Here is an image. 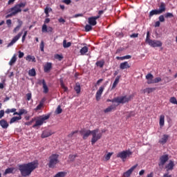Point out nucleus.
I'll use <instances>...</instances> for the list:
<instances>
[{
    "mask_svg": "<svg viewBox=\"0 0 177 177\" xmlns=\"http://www.w3.org/2000/svg\"><path fill=\"white\" fill-rule=\"evenodd\" d=\"M169 160V157L168 156V154L161 156L159 158V162H158L159 168L160 169H162L164 168V165H165V163Z\"/></svg>",
    "mask_w": 177,
    "mask_h": 177,
    "instance_id": "nucleus-9",
    "label": "nucleus"
},
{
    "mask_svg": "<svg viewBox=\"0 0 177 177\" xmlns=\"http://www.w3.org/2000/svg\"><path fill=\"white\" fill-rule=\"evenodd\" d=\"M111 156H113V153H109L108 154L106 155L105 159L106 160V161H109V160H110Z\"/></svg>",
    "mask_w": 177,
    "mask_h": 177,
    "instance_id": "nucleus-52",
    "label": "nucleus"
},
{
    "mask_svg": "<svg viewBox=\"0 0 177 177\" xmlns=\"http://www.w3.org/2000/svg\"><path fill=\"white\" fill-rule=\"evenodd\" d=\"M6 24H7L8 27H10V26H12V19H7Z\"/></svg>",
    "mask_w": 177,
    "mask_h": 177,
    "instance_id": "nucleus-58",
    "label": "nucleus"
},
{
    "mask_svg": "<svg viewBox=\"0 0 177 177\" xmlns=\"http://www.w3.org/2000/svg\"><path fill=\"white\" fill-rule=\"evenodd\" d=\"M62 2L63 3H66V5H70V3H71V0H64Z\"/></svg>",
    "mask_w": 177,
    "mask_h": 177,
    "instance_id": "nucleus-60",
    "label": "nucleus"
},
{
    "mask_svg": "<svg viewBox=\"0 0 177 177\" xmlns=\"http://www.w3.org/2000/svg\"><path fill=\"white\" fill-rule=\"evenodd\" d=\"M27 111L24 109H19V112H15L13 113V115H19V117H21L23 114H27Z\"/></svg>",
    "mask_w": 177,
    "mask_h": 177,
    "instance_id": "nucleus-17",
    "label": "nucleus"
},
{
    "mask_svg": "<svg viewBox=\"0 0 177 177\" xmlns=\"http://www.w3.org/2000/svg\"><path fill=\"white\" fill-rule=\"evenodd\" d=\"M131 57L132 56L131 55H125V56H123L122 59H123V60H125V59H131Z\"/></svg>",
    "mask_w": 177,
    "mask_h": 177,
    "instance_id": "nucleus-64",
    "label": "nucleus"
},
{
    "mask_svg": "<svg viewBox=\"0 0 177 177\" xmlns=\"http://www.w3.org/2000/svg\"><path fill=\"white\" fill-rule=\"evenodd\" d=\"M24 57V53H23L21 51H19V58L21 59Z\"/></svg>",
    "mask_w": 177,
    "mask_h": 177,
    "instance_id": "nucleus-61",
    "label": "nucleus"
},
{
    "mask_svg": "<svg viewBox=\"0 0 177 177\" xmlns=\"http://www.w3.org/2000/svg\"><path fill=\"white\" fill-rule=\"evenodd\" d=\"M28 74L30 75V77H35V75H37V73L35 72V68H32L29 71Z\"/></svg>",
    "mask_w": 177,
    "mask_h": 177,
    "instance_id": "nucleus-38",
    "label": "nucleus"
},
{
    "mask_svg": "<svg viewBox=\"0 0 177 177\" xmlns=\"http://www.w3.org/2000/svg\"><path fill=\"white\" fill-rule=\"evenodd\" d=\"M44 82H45V80L44 79L43 80H39L38 82H37V84L39 85H43L44 86Z\"/></svg>",
    "mask_w": 177,
    "mask_h": 177,
    "instance_id": "nucleus-56",
    "label": "nucleus"
},
{
    "mask_svg": "<svg viewBox=\"0 0 177 177\" xmlns=\"http://www.w3.org/2000/svg\"><path fill=\"white\" fill-rule=\"evenodd\" d=\"M104 91V86H102L100 87L99 90L96 92L95 99L97 102H99V100H100V98L102 97V95Z\"/></svg>",
    "mask_w": 177,
    "mask_h": 177,
    "instance_id": "nucleus-12",
    "label": "nucleus"
},
{
    "mask_svg": "<svg viewBox=\"0 0 177 177\" xmlns=\"http://www.w3.org/2000/svg\"><path fill=\"white\" fill-rule=\"evenodd\" d=\"M113 110H115V105H111L108 106L106 109L104 110V113H110L111 111H113Z\"/></svg>",
    "mask_w": 177,
    "mask_h": 177,
    "instance_id": "nucleus-27",
    "label": "nucleus"
},
{
    "mask_svg": "<svg viewBox=\"0 0 177 177\" xmlns=\"http://www.w3.org/2000/svg\"><path fill=\"white\" fill-rule=\"evenodd\" d=\"M16 109L15 108H12V109H7L5 111L6 114H10V113H17L16 112Z\"/></svg>",
    "mask_w": 177,
    "mask_h": 177,
    "instance_id": "nucleus-39",
    "label": "nucleus"
},
{
    "mask_svg": "<svg viewBox=\"0 0 177 177\" xmlns=\"http://www.w3.org/2000/svg\"><path fill=\"white\" fill-rule=\"evenodd\" d=\"M44 48H45V43L44 41H41L40 43V50L41 52H44Z\"/></svg>",
    "mask_w": 177,
    "mask_h": 177,
    "instance_id": "nucleus-50",
    "label": "nucleus"
},
{
    "mask_svg": "<svg viewBox=\"0 0 177 177\" xmlns=\"http://www.w3.org/2000/svg\"><path fill=\"white\" fill-rule=\"evenodd\" d=\"M132 99H133V95H130L129 96L124 95L115 97L113 102H116V103H118L119 104H124L128 103V102H130Z\"/></svg>",
    "mask_w": 177,
    "mask_h": 177,
    "instance_id": "nucleus-6",
    "label": "nucleus"
},
{
    "mask_svg": "<svg viewBox=\"0 0 177 177\" xmlns=\"http://www.w3.org/2000/svg\"><path fill=\"white\" fill-rule=\"evenodd\" d=\"M50 115H43L40 119L36 120L35 124L32 126V128H37V127H41L44 124V122L46 120H49Z\"/></svg>",
    "mask_w": 177,
    "mask_h": 177,
    "instance_id": "nucleus-8",
    "label": "nucleus"
},
{
    "mask_svg": "<svg viewBox=\"0 0 177 177\" xmlns=\"http://www.w3.org/2000/svg\"><path fill=\"white\" fill-rule=\"evenodd\" d=\"M88 48L87 46H84L80 49V55H82V56H84L85 53H88Z\"/></svg>",
    "mask_w": 177,
    "mask_h": 177,
    "instance_id": "nucleus-32",
    "label": "nucleus"
},
{
    "mask_svg": "<svg viewBox=\"0 0 177 177\" xmlns=\"http://www.w3.org/2000/svg\"><path fill=\"white\" fill-rule=\"evenodd\" d=\"M120 78H121V76H117L112 86V88H115L117 85H118V82H120Z\"/></svg>",
    "mask_w": 177,
    "mask_h": 177,
    "instance_id": "nucleus-36",
    "label": "nucleus"
},
{
    "mask_svg": "<svg viewBox=\"0 0 177 177\" xmlns=\"http://www.w3.org/2000/svg\"><path fill=\"white\" fill-rule=\"evenodd\" d=\"M5 115V111L1 110L0 111V120Z\"/></svg>",
    "mask_w": 177,
    "mask_h": 177,
    "instance_id": "nucleus-62",
    "label": "nucleus"
},
{
    "mask_svg": "<svg viewBox=\"0 0 177 177\" xmlns=\"http://www.w3.org/2000/svg\"><path fill=\"white\" fill-rule=\"evenodd\" d=\"M16 60L17 58L16 57V55H14L13 57L11 58L10 61L9 62V64L10 66H13L15 63H16Z\"/></svg>",
    "mask_w": 177,
    "mask_h": 177,
    "instance_id": "nucleus-37",
    "label": "nucleus"
},
{
    "mask_svg": "<svg viewBox=\"0 0 177 177\" xmlns=\"http://www.w3.org/2000/svg\"><path fill=\"white\" fill-rule=\"evenodd\" d=\"M38 160H34L28 163L18 165V169L23 177L30 176L35 169L38 168Z\"/></svg>",
    "mask_w": 177,
    "mask_h": 177,
    "instance_id": "nucleus-1",
    "label": "nucleus"
},
{
    "mask_svg": "<svg viewBox=\"0 0 177 177\" xmlns=\"http://www.w3.org/2000/svg\"><path fill=\"white\" fill-rule=\"evenodd\" d=\"M174 167H175V165L174 164V161L170 160L169 164H167L165 167L167 171H172L174 169Z\"/></svg>",
    "mask_w": 177,
    "mask_h": 177,
    "instance_id": "nucleus-19",
    "label": "nucleus"
},
{
    "mask_svg": "<svg viewBox=\"0 0 177 177\" xmlns=\"http://www.w3.org/2000/svg\"><path fill=\"white\" fill-rule=\"evenodd\" d=\"M28 32L26 30L24 33V35L22 36V42H24L26 41V37H27Z\"/></svg>",
    "mask_w": 177,
    "mask_h": 177,
    "instance_id": "nucleus-54",
    "label": "nucleus"
},
{
    "mask_svg": "<svg viewBox=\"0 0 177 177\" xmlns=\"http://www.w3.org/2000/svg\"><path fill=\"white\" fill-rule=\"evenodd\" d=\"M53 133H52L51 131H43L41 134V138L44 139L45 138H49V136H51Z\"/></svg>",
    "mask_w": 177,
    "mask_h": 177,
    "instance_id": "nucleus-18",
    "label": "nucleus"
},
{
    "mask_svg": "<svg viewBox=\"0 0 177 177\" xmlns=\"http://www.w3.org/2000/svg\"><path fill=\"white\" fill-rule=\"evenodd\" d=\"M49 12H52V8L47 7L44 9L46 17H49Z\"/></svg>",
    "mask_w": 177,
    "mask_h": 177,
    "instance_id": "nucleus-40",
    "label": "nucleus"
},
{
    "mask_svg": "<svg viewBox=\"0 0 177 177\" xmlns=\"http://www.w3.org/2000/svg\"><path fill=\"white\" fill-rule=\"evenodd\" d=\"M23 35V32H20L16 35L15 37H13L12 41L8 44V47L9 48L10 46H12V45H15L19 39H20V37Z\"/></svg>",
    "mask_w": 177,
    "mask_h": 177,
    "instance_id": "nucleus-10",
    "label": "nucleus"
},
{
    "mask_svg": "<svg viewBox=\"0 0 177 177\" xmlns=\"http://www.w3.org/2000/svg\"><path fill=\"white\" fill-rule=\"evenodd\" d=\"M159 13L161 15V13H164L166 10V5L165 3H161L159 6V10H158Z\"/></svg>",
    "mask_w": 177,
    "mask_h": 177,
    "instance_id": "nucleus-21",
    "label": "nucleus"
},
{
    "mask_svg": "<svg viewBox=\"0 0 177 177\" xmlns=\"http://www.w3.org/2000/svg\"><path fill=\"white\" fill-rule=\"evenodd\" d=\"M76 93H81V85L79 82L75 84V86L74 88Z\"/></svg>",
    "mask_w": 177,
    "mask_h": 177,
    "instance_id": "nucleus-31",
    "label": "nucleus"
},
{
    "mask_svg": "<svg viewBox=\"0 0 177 177\" xmlns=\"http://www.w3.org/2000/svg\"><path fill=\"white\" fill-rule=\"evenodd\" d=\"M26 6H27V1L21 2L10 8L8 12H12V15L16 16L17 13L21 12V8H26Z\"/></svg>",
    "mask_w": 177,
    "mask_h": 177,
    "instance_id": "nucleus-5",
    "label": "nucleus"
},
{
    "mask_svg": "<svg viewBox=\"0 0 177 177\" xmlns=\"http://www.w3.org/2000/svg\"><path fill=\"white\" fill-rule=\"evenodd\" d=\"M43 89H44V91H43L44 93H48V92H49V88H48V86L46 85V82L44 83Z\"/></svg>",
    "mask_w": 177,
    "mask_h": 177,
    "instance_id": "nucleus-41",
    "label": "nucleus"
},
{
    "mask_svg": "<svg viewBox=\"0 0 177 177\" xmlns=\"http://www.w3.org/2000/svg\"><path fill=\"white\" fill-rule=\"evenodd\" d=\"M165 17L166 19H171V17H174V14L171 13V12H167L165 15Z\"/></svg>",
    "mask_w": 177,
    "mask_h": 177,
    "instance_id": "nucleus-47",
    "label": "nucleus"
},
{
    "mask_svg": "<svg viewBox=\"0 0 177 177\" xmlns=\"http://www.w3.org/2000/svg\"><path fill=\"white\" fill-rule=\"evenodd\" d=\"M63 109H62V106L59 105L55 111L56 114H62Z\"/></svg>",
    "mask_w": 177,
    "mask_h": 177,
    "instance_id": "nucleus-46",
    "label": "nucleus"
},
{
    "mask_svg": "<svg viewBox=\"0 0 177 177\" xmlns=\"http://www.w3.org/2000/svg\"><path fill=\"white\" fill-rule=\"evenodd\" d=\"M0 125L3 129H6L9 127V123L5 119L0 120Z\"/></svg>",
    "mask_w": 177,
    "mask_h": 177,
    "instance_id": "nucleus-16",
    "label": "nucleus"
},
{
    "mask_svg": "<svg viewBox=\"0 0 177 177\" xmlns=\"http://www.w3.org/2000/svg\"><path fill=\"white\" fill-rule=\"evenodd\" d=\"M15 169H16L15 167H8L5 170L3 175H8L9 174H13V171H15Z\"/></svg>",
    "mask_w": 177,
    "mask_h": 177,
    "instance_id": "nucleus-24",
    "label": "nucleus"
},
{
    "mask_svg": "<svg viewBox=\"0 0 177 177\" xmlns=\"http://www.w3.org/2000/svg\"><path fill=\"white\" fill-rule=\"evenodd\" d=\"M59 162H60L59 160V154L53 153L48 158V168H56V165H57Z\"/></svg>",
    "mask_w": 177,
    "mask_h": 177,
    "instance_id": "nucleus-4",
    "label": "nucleus"
},
{
    "mask_svg": "<svg viewBox=\"0 0 177 177\" xmlns=\"http://www.w3.org/2000/svg\"><path fill=\"white\" fill-rule=\"evenodd\" d=\"M26 60L27 62H32V63H36L37 62V59H35V57L34 55H28L26 57Z\"/></svg>",
    "mask_w": 177,
    "mask_h": 177,
    "instance_id": "nucleus-23",
    "label": "nucleus"
},
{
    "mask_svg": "<svg viewBox=\"0 0 177 177\" xmlns=\"http://www.w3.org/2000/svg\"><path fill=\"white\" fill-rule=\"evenodd\" d=\"M95 65L97 66V67H100V68H103V67L104 66V59L97 61L95 63Z\"/></svg>",
    "mask_w": 177,
    "mask_h": 177,
    "instance_id": "nucleus-28",
    "label": "nucleus"
},
{
    "mask_svg": "<svg viewBox=\"0 0 177 177\" xmlns=\"http://www.w3.org/2000/svg\"><path fill=\"white\" fill-rule=\"evenodd\" d=\"M131 117H135V112H130L127 115V118H131Z\"/></svg>",
    "mask_w": 177,
    "mask_h": 177,
    "instance_id": "nucleus-57",
    "label": "nucleus"
},
{
    "mask_svg": "<svg viewBox=\"0 0 177 177\" xmlns=\"http://www.w3.org/2000/svg\"><path fill=\"white\" fill-rule=\"evenodd\" d=\"M27 100H31L32 94L31 93H28L26 94Z\"/></svg>",
    "mask_w": 177,
    "mask_h": 177,
    "instance_id": "nucleus-59",
    "label": "nucleus"
},
{
    "mask_svg": "<svg viewBox=\"0 0 177 177\" xmlns=\"http://www.w3.org/2000/svg\"><path fill=\"white\" fill-rule=\"evenodd\" d=\"M50 70H52V62H47L44 66V73H50Z\"/></svg>",
    "mask_w": 177,
    "mask_h": 177,
    "instance_id": "nucleus-14",
    "label": "nucleus"
},
{
    "mask_svg": "<svg viewBox=\"0 0 177 177\" xmlns=\"http://www.w3.org/2000/svg\"><path fill=\"white\" fill-rule=\"evenodd\" d=\"M55 59H57V60H59V62H62V59H63V55H60L59 54H56L55 55Z\"/></svg>",
    "mask_w": 177,
    "mask_h": 177,
    "instance_id": "nucleus-49",
    "label": "nucleus"
},
{
    "mask_svg": "<svg viewBox=\"0 0 177 177\" xmlns=\"http://www.w3.org/2000/svg\"><path fill=\"white\" fill-rule=\"evenodd\" d=\"M154 91H156L155 87L147 88L145 89H144V93H151L154 92Z\"/></svg>",
    "mask_w": 177,
    "mask_h": 177,
    "instance_id": "nucleus-33",
    "label": "nucleus"
},
{
    "mask_svg": "<svg viewBox=\"0 0 177 177\" xmlns=\"http://www.w3.org/2000/svg\"><path fill=\"white\" fill-rule=\"evenodd\" d=\"M165 122V116L164 115H160V120H159V125L160 128H162V127H164Z\"/></svg>",
    "mask_w": 177,
    "mask_h": 177,
    "instance_id": "nucleus-22",
    "label": "nucleus"
},
{
    "mask_svg": "<svg viewBox=\"0 0 177 177\" xmlns=\"http://www.w3.org/2000/svg\"><path fill=\"white\" fill-rule=\"evenodd\" d=\"M60 85L61 88L64 89V92H67V91H68V88H67V86L64 85V82H63V79L60 80Z\"/></svg>",
    "mask_w": 177,
    "mask_h": 177,
    "instance_id": "nucleus-35",
    "label": "nucleus"
},
{
    "mask_svg": "<svg viewBox=\"0 0 177 177\" xmlns=\"http://www.w3.org/2000/svg\"><path fill=\"white\" fill-rule=\"evenodd\" d=\"M160 15L158 10H152L149 12V17H153L154 15Z\"/></svg>",
    "mask_w": 177,
    "mask_h": 177,
    "instance_id": "nucleus-34",
    "label": "nucleus"
},
{
    "mask_svg": "<svg viewBox=\"0 0 177 177\" xmlns=\"http://www.w3.org/2000/svg\"><path fill=\"white\" fill-rule=\"evenodd\" d=\"M18 23L19 24L13 30V32L15 33L17 32V31H19L20 28H21V26H23V21L18 19Z\"/></svg>",
    "mask_w": 177,
    "mask_h": 177,
    "instance_id": "nucleus-20",
    "label": "nucleus"
},
{
    "mask_svg": "<svg viewBox=\"0 0 177 177\" xmlns=\"http://www.w3.org/2000/svg\"><path fill=\"white\" fill-rule=\"evenodd\" d=\"M168 139H169V136L168 134H164L159 140L158 143H160V145H165V143L168 142Z\"/></svg>",
    "mask_w": 177,
    "mask_h": 177,
    "instance_id": "nucleus-13",
    "label": "nucleus"
},
{
    "mask_svg": "<svg viewBox=\"0 0 177 177\" xmlns=\"http://www.w3.org/2000/svg\"><path fill=\"white\" fill-rule=\"evenodd\" d=\"M75 133H78V131H72L71 133L68 135V138H73Z\"/></svg>",
    "mask_w": 177,
    "mask_h": 177,
    "instance_id": "nucleus-51",
    "label": "nucleus"
},
{
    "mask_svg": "<svg viewBox=\"0 0 177 177\" xmlns=\"http://www.w3.org/2000/svg\"><path fill=\"white\" fill-rule=\"evenodd\" d=\"M88 24H90V26H96L97 22L95 20V18L91 17L88 18Z\"/></svg>",
    "mask_w": 177,
    "mask_h": 177,
    "instance_id": "nucleus-26",
    "label": "nucleus"
},
{
    "mask_svg": "<svg viewBox=\"0 0 177 177\" xmlns=\"http://www.w3.org/2000/svg\"><path fill=\"white\" fill-rule=\"evenodd\" d=\"M21 120V116H15L10 119V124H13L14 122H16V121H20Z\"/></svg>",
    "mask_w": 177,
    "mask_h": 177,
    "instance_id": "nucleus-29",
    "label": "nucleus"
},
{
    "mask_svg": "<svg viewBox=\"0 0 177 177\" xmlns=\"http://www.w3.org/2000/svg\"><path fill=\"white\" fill-rule=\"evenodd\" d=\"M161 77H156L153 81H147V84H158V82H161Z\"/></svg>",
    "mask_w": 177,
    "mask_h": 177,
    "instance_id": "nucleus-25",
    "label": "nucleus"
},
{
    "mask_svg": "<svg viewBox=\"0 0 177 177\" xmlns=\"http://www.w3.org/2000/svg\"><path fill=\"white\" fill-rule=\"evenodd\" d=\"M145 42H146V44H148V45H149V46H151V48H161V46H162V42H161V41L150 39V32L149 31H147V32Z\"/></svg>",
    "mask_w": 177,
    "mask_h": 177,
    "instance_id": "nucleus-3",
    "label": "nucleus"
},
{
    "mask_svg": "<svg viewBox=\"0 0 177 177\" xmlns=\"http://www.w3.org/2000/svg\"><path fill=\"white\" fill-rule=\"evenodd\" d=\"M132 154V151L130 150H126V151H122L121 152H119L116 157L118 158H121L122 160H127L128 157H131V155Z\"/></svg>",
    "mask_w": 177,
    "mask_h": 177,
    "instance_id": "nucleus-7",
    "label": "nucleus"
},
{
    "mask_svg": "<svg viewBox=\"0 0 177 177\" xmlns=\"http://www.w3.org/2000/svg\"><path fill=\"white\" fill-rule=\"evenodd\" d=\"M120 70H125L127 68H131V65L128 63V62H122L120 64Z\"/></svg>",
    "mask_w": 177,
    "mask_h": 177,
    "instance_id": "nucleus-15",
    "label": "nucleus"
},
{
    "mask_svg": "<svg viewBox=\"0 0 177 177\" xmlns=\"http://www.w3.org/2000/svg\"><path fill=\"white\" fill-rule=\"evenodd\" d=\"M43 106H44V104L42 102H40L39 104L35 108V110L36 111L41 110Z\"/></svg>",
    "mask_w": 177,
    "mask_h": 177,
    "instance_id": "nucleus-53",
    "label": "nucleus"
},
{
    "mask_svg": "<svg viewBox=\"0 0 177 177\" xmlns=\"http://www.w3.org/2000/svg\"><path fill=\"white\" fill-rule=\"evenodd\" d=\"M169 102H170V103H171L172 104H177V100H176V97H171L169 99Z\"/></svg>",
    "mask_w": 177,
    "mask_h": 177,
    "instance_id": "nucleus-45",
    "label": "nucleus"
},
{
    "mask_svg": "<svg viewBox=\"0 0 177 177\" xmlns=\"http://www.w3.org/2000/svg\"><path fill=\"white\" fill-rule=\"evenodd\" d=\"M138 164L133 165L129 170H127L126 172H124L123 174V177L131 176V175H132V172H133V171H135V169H136V168H138Z\"/></svg>",
    "mask_w": 177,
    "mask_h": 177,
    "instance_id": "nucleus-11",
    "label": "nucleus"
},
{
    "mask_svg": "<svg viewBox=\"0 0 177 177\" xmlns=\"http://www.w3.org/2000/svg\"><path fill=\"white\" fill-rule=\"evenodd\" d=\"M85 31L86 32H89V31H92V26L91 24H86L85 26Z\"/></svg>",
    "mask_w": 177,
    "mask_h": 177,
    "instance_id": "nucleus-43",
    "label": "nucleus"
},
{
    "mask_svg": "<svg viewBox=\"0 0 177 177\" xmlns=\"http://www.w3.org/2000/svg\"><path fill=\"white\" fill-rule=\"evenodd\" d=\"M77 157H78L77 154H70L68 156V161H70L71 162H73V161H75V158H77Z\"/></svg>",
    "mask_w": 177,
    "mask_h": 177,
    "instance_id": "nucleus-30",
    "label": "nucleus"
},
{
    "mask_svg": "<svg viewBox=\"0 0 177 177\" xmlns=\"http://www.w3.org/2000/svg\"><path fill=\"white\" fill-rule=\"evenodd\" d=\"M80 135L82 136V139L84 140H86L91 135H92V138H91V145L93 146L97 140L102 139V133H99V129H95L93 131L91 130H85V129H82L80 131Z\"/></svg>",
    "mask_w": 177,
    "mask_h": 177,
    "instance_id": "nucleus-2",
    "label": "nucleus"
},
{
    "mask_svg": "<svg viewBox=\"0 0 177 177\" xmlns=\"http://www.w3.org/2000/svg\"><path fill=\"white\" fill-rule=\"evenodd\" d=\"M63 46H64V48H70V46H71V42L67 43V41L64 40Z\"/></svg>",
    "mask_w": 177,
    "mask_h": 177,
    "instance_id": "nucleus-44",
    "label": "nucleus"
},
{
    "mask_svg": "<svg viewBox=\"0 0 177 177\" xmlns=\"http://www.w3.org/2000/svg\"><path fill=\"white\" fill-rule=\"evenodd\" d=\"M159 21H160V23H164V21H165V18L164 17V15H160L159 17Z\"/></svg>",
    "mask_w": 177,
    "mask_h": 177,
    "instance_id": "nucleus-55",
    "label": "nucleus"
},
{
    "mask_svg": "<svg viewBox=\"0 0 177 177\" xmlns=\"http://www.w3.org/2000/svg\"><path fill=\"white\" fill-rule=\"evenodd\" d=\"M41 31H42V32H48V26H46V24H44L42 26Z\"/></svg>",
    "mask_w": 177,
    "mask_h": 177,
    "instance_id": "nucleus-48",
    "label": "nucleus"
},
{
    "mask_svg": "<svg viewBox=\"0 0 177 177\" xmlns=\"http://www.w3.org/2000/svg\"><path fill=\"white\" fill-rule=\"evenodd\" d=\"M146 80H147L148 81H153V78H154V76H153V75L151 73H148L146 77H145Z\"/></svg>",
    "mask_w": 177,
    "mask_h": 177,
    "instance_id": "nucleus-42",
    "label": "nucleus"
},
{
    "mask_svg": "<svg viewBox=\"0 0 177 177\" xmlns=\"http://www.w3.org/2000/svg\"><path fill=\"white\" fill-rule=\"evenodd\" d=\"M59 23H62V24H64V23H66V20L64 19H63L62 17L59 18L58 19Z\"/></svg>",
    "mask_w": 177,
    "mask_h": 177,
    "instance_id": "nucleus-63",
    "label": "nucleus"
}]
</instances>
